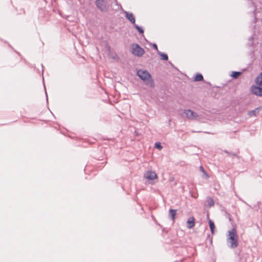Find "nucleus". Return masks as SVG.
<instances>
[{"mask_svg":"<svg viewBox=\"0 0 262 262\" xmlns=\"http://www.w3.org/2000/svg\"><path fill=\"white\" fill-rule=\"evenodd\" d=\"M238 236L236 229L234 227L228 231L226 242L230 249H235L238 246Z\"/></svg>","mask_w":262,"mask_h":262,"instance_id":"obj_1","label":"nucleus"},{"mask_svg":"<svg viewBox=\"0 0 262 262\" xmlns=\"http://www.w3.org/2000/svg\"><path fill=\"white\" fill-rule=\"evenodd\" d=\"M137 75L143 81L149 80L151 86H153L154 85V81L151 79V76L147 71L139 70L137 72Z\"/></svg>","mask_w":262,"mask_h":262,"instance_id":"obj_2","label":"nucleus"},{"mask_svg":"<svg viewBox=\"0 0 262 262\" xmlns=\"http://www.w3.org/2000/svg\"><path fill=\"white\" fill-rule=\"evenodd\" d=\"M131 53L137 57H141L145 53V51L138 43H134L131 45Z\"/></svg>","mask_w":262,"mask_h":262,"instance_id":"obj_3","label":"nucleus"},{"mask_svg":"<svg viewBox=\"0 0 262 262\" xmlns=\"http://www.w3.org/2000/svg\"><path fill=\"white\" fill-rule=\"evenodd\" d=\"M184 113L186 117L190 120H196L199 119V115L190 109L185 110Z\"/></svg>","mask_w":262,"mask_h":262,"instance_id":"obj_4","label":"nucleus"},{"mask_svg":"<svg viewBox=\"0 0 262 262\" xmlns=\"http://www.w3.org/2000/svg\"><path fill=\"white\" fill-rule=\"evenodd\" d=\"M95 4L100 11L104 12L107 10L106 2L105 0H96Z\"/></svg>","mask_w":262,"mask_h":262,"instance_id":"obj_5","label":"nucleus"},{"mask_svg":"<svg viewBox=\"0 0 262 262\" xmlns=\"http://www.w3.org/2000/svg\"><path fill=\"white\" fill-rule=\"evenodd\" d=\"M251 93L256 96L262 97V86L259 85H252L251 87Z\"/></svg>","mask_w":262,"mask_h":262,"instance_id":"obj_6","label":"nucleus"},{"mask_svg":"<svg viewBox=\"0 0 262 262\" xmlns=\"http://www.w3.org/2000/svg\"><path fill=\"white\" fill-rule=\"evenodd\" d=\"M144 177L148 180H153L157 178V174L155 171H147L144 173Z\"/></svg>","mask_w":262,"mask_h":262,"instance_id":"obj_7","label":"nucleus"},{"mask_svg":"<svg viewBox=\"0 0 262 262\" xmlns=\"http://www.w3.org/2000/svg\"><path fill=\"white\" fill-rule=\"evenodd\" d=\"M125 15V17L130 21V22L134 25L136 24V19L132 13H129L126 11H124Z\"/></svg>","mask_w":262,"mask_h":262,"instance_id":"obj_8","label":"nucleus"},{"mask_svg":"<svg viewBox=\"0 0 262 262\" xmlns=\"http://www.w3.org/2000/svg\"><path fill=\"white\" fill-rule=\"evenodd\" d=\"M249 2H250L249 6L252 7L253 8V16L254 19L253 20V22L254 24H255L257 22V17H256V8L255 3L253 1V0H248Z\"/></svg>","mask_w":262,"mask_h":262,"instance_id":"obj_9","label":"nucleus"},{"mask_svg":"<svg viewBox=\"0 0 262 262\" xmlns=\"http://www.w3.org/2000/svg\"><path fill=\"white\" fill-rule=\"evenodd\" d=\"M195 219L194 217H190L187 221V227L188 229L193 228L194 226Z\"/></svg>","mask_w":262,"mask_h":262,"instance_id":"obj_10","label":"nucleus"},{"mask_svg":"<svg viewBox=\"0 0 262 262\" xmlns=\"http://www.w3.org/2000/svg\"><path fill=\"white\" fill-rule=\"evenodd\" d=\"M255 34H253L252 35H251L248 39V42L247 43V45L250 47H251L252 48H254L255 46V45L254 43V36Z\"/></svg>","mask_w":262,"mask_h":262,"instance_id":"obj_11","label":"nucleus"},{"mask_svg":"<svg viewBox=\"0 0 262 262\" xmlns=\"http://www.w3.org/2000/svg\"><path fill=\"white\" fill-rule=\"evenodd\" d=\"M209 226L210 229L211 233L212 235L214 234V231H215V225L214 222L210 219H209Z\"/></svg>","mask_w":262,"mask_h":262,"instance_id":"obj_12","label":"nucleus"},{"mask_svg":"<svg viewBox=\"0 0 262 262\" xmlns=\"http://www.w3.org/2000/svg\"><path fill=\"white\" fill-rule=\"evenodd\" d=\"M255 82L257 85L262 86V72L255 78Z\"/></svg>","mask_w":262,"mask_h":262,"instance_id":"obj_13","label":"nucleus"},{"mask_svg":"<svg viewBox=\"0 0 262 262\" xmlns=\"http://www.w3.org/2000/svg\"><path fill=\"white\" fill-rule=\"evenodd\" d=\"M176 209H170L169 211V215L172 221H174L176 215Z\"/></svg>","mask_w":262,"mask_h":262,"instance_id":"obj_14","label":"nucleus"},{"mask_svg":"<svg viewBox=\"0 0 262 262\" xmlns=\"http://www.w3.org/2000/svg\"><path fill=\"white\" fill-rule=\"evenodd\" d=\"M206 201L207 202V206L209 207H211L212 206H214V200L212 198H211V197L210 196H208L206 199Z\"/></svg>","mask_w":262,"mask_h":262,"instance_id":"obj_15","label":"nucleus"},{"mask_svg":"<svg viewBox=\"0 0 262 262\" xmlns=\"http://www.w3.org/2000/svg\"><path fill=\"white\" fill-rule=\"evenodd\" d=\"M157 53L161 56V59L162 60L166 61L168 59V55L166 54L161 52L159 51H158Z\"/></svg>","mask_w":262,"mask_h":262,"instance_id":"obj_16","label":"nucleus"},{"mask_svg":"<svg viewBox=\"0 0 262 262\" xmlns=\"http://www.w3.org/2000/svg\"><path fill=\"white\" fill-rule=\"evenodd\" d=\"M203 80V76L201 73H197L193 78L194 81H200Z\"/></svg>","mask_w":262,"mask_h":262,"instance_id":"obj_17","label":"nucleus"},{"mask_svg":"<svg viewBox=\"0 0 262 262\" xmlns=\"http://www.w3.org/2000/svg\"><path fill=\"white\" fill-rule=\"evenodd\" d=\"M259 107L256 108L255 110L250 111L248 113V115L250 116H255L258 112Z\"/></svg>","mask_w":262,"mask_h":262,"instance_id":"obj_18","label":"nucleus"},{"mask_svg":"<svg viewBox=\"0 0 262 262\" xmlns=\"http://www.w3.org/2000/svg\"><path fill=\"white\" fill-rule=\"evenodd\" d=\"M224 152L227 154L229 156H233L235 157L237 159H239L240 157L236 153L233 152H229L227 150H224Z\"/></svg>","mask_w":262,"mask_h":262,"instance_id":"obj_19","label":"nucleus"},{"mask_svg":"<svg viewBox=\"0 0 262 262\" xmlns=\"http://www.w3.org/2000/svg\"><path fill=\"white\" fill-rule=\"evenodd\" d=\"M242 72L238 71H233L231 76L234 79L237 78L241 75Z\"/></svg>","mask_w":262,"mask_h":262,"instance_id":"obj_20","label":"nucleus"},{"mask_svg":"<svg viewBox=\"0 0 262 262\" xmlns=\"http://www.w3.org/2000/svg\"><path fill=\"white\" fill-rule=\"evenodd\" d=\"M134 27L138 31V32L140 34H143L144 33V30L136 24L133 25Z\"/></svg>","mask_w":262,"mask_h":262,"instance_id":"obj_21","label":"nucleus"},{"mask_svg":"<svg viewBox=\"0 0 262 262\" xmlns=\"http://www.w3.org/2000/svg\"><path fill=\"white\" fill-rule=\"evenodd\" d=\"M155 147L157 149L161 150L162 148V146L161 145L160 142H156L155 144Z\"/></svg>","mask_w":262,"mask_h":262,"instance_id":"obj_22","label":"nucleus"},{"mask_svg":"<svg viewBox=\"0 0 262 262\" xmlns=\"http://www.w3.org/2000/svg\"><path fill=\"white\" fill-rule=\"evenodd\" d=\"M200 170L202 171V172H203V173L205 175V176L207 178L209 177V175L207 174V173L206 172V171L205 170V169H204V168L201 166L200 167Z\"/></svg>","mask_w":262,"mask_h":262,"instance_id":"obj_23","label":"nucleus"},{"mask_svg":"<svg viewBox=\"0 0 262 262\" xmlns=\"http://www.w3.org/2000/svg\"><path fill=\"white\" fill-rule=\"evenodd\" d=\"M152 47H153V48H154V49H155L156 50H157V52H158V51H159V50H158V46H157V45L155 43H154L152 44Z\"/></svg>","mask_w":262,"mask_h":262,"instance_id":"obj_24","label":"nucleus"},{"mask_svg":"<svg viewBox=\"0 0 262 262\" xmlns=\"http://www.w3.org/2000/svg\"><path fill=\"white\" fill-rule=\"evenodd\" d=\"M46 96H47V93L46 92ZM47 99L48 100V97H47Z\"/></svg>","mask_w":262,"mask_h":262,"instance_id":"obj_25","label":"nucleus"},{"mask_svg":"<svg viewBox=\"0 0 262 262\" xmlns=\"http://www.w3.org/2000/svg\"><path fill=\"white\" fill-rule=\"evenodd\" d=\"M210 242L212 243V238L210 239Z\"/></svg>","mask_w":262,"mask_h":262,"instance_id":"obj_26","label":"nucleus"},{"mask_svg":"<svg viewBox=\"0 0 262 262\" xmlns=\"http://www.w3.org/2000/svg\"><path fill=\"white\" fill-rule=\"evenodd\" d=\"M207 236H208V237H210V235L208 234Z\"/></svg>","mask_w":262,"mask_h":262,"instance_id":"obj_27","label":"nucleus"}]
</instances>
